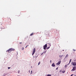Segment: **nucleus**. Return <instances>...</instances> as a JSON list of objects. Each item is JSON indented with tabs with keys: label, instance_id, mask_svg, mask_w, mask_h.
I'll return each instance as SVG.
<instances>
[{
	"label": "nucleus",
	"instance_id": "obj_1",
	"mask_svg": "<svg viewBox=\"0 0 76 76\" xmlns=\"http://www.w3.org/2000/svg\"><path fill=\"white\" fill-rule=\"evenodd\" d=\"M15 49H13L12 48H10L8 50L6 51V52L7 53L8 52L9 53H11L12 51H15Z\"/></svg>",
	"mask_w": 76,
	"mask_h": 76
},
{
	"label": "nucleus",
	"instance_id": "obj_2",
	"mask_svg": "<svg viewBox=\"0 0 76 76\" xmlns=\"http://www.w3.org/2000/svg\"><path fill=\"white\" fill-rule=\"evenodd\" d=\"M47 45L46 44L45 45L43 46L44 50H46V48H47Z\"/></svg>",
	"mask_w": 76,
	"mask_h": 76
},
{
	"label": "nucleus",
	"instance_id": "obj_3",
	"mask_svg": "<svg viewBox=\"0 0 76 76\" xmlns=\"http://www.w3.org/2000/svg\"><path fill=\"white\" fill-rule=\"evenodd\" d=\"M36 51V49H35V48H34L33 50V53L32 54V56L35 54V51Z\"/></svg>",
	"mask_w": 76,
	"mask_h": 76
},
{
	"label": "nucleus",
	"instance_id": "obj_4",
	"mask_svg": "<svg viewBox=\"0 0 76 76\" xmlns=\"http://www.w3.org/2000/svg\"><path fill=\"white\" fill-rule=\"evenodd\" d=\"M76 70V67L74 66L73 67V69L71 70L72 72H73Z\"/></svg>",
	"mask_w": 76,
	"mask_h": 76
},
{
	"label": "nucleus",
	"instance_id": "obj_5",
	"mask_svg": "<svg viewBox=\"0 0 76 76\" xmlns=\"http://www.w3.org/2000/svg\"><path fill=\"white\" fill-rule=\"evenodd\" d=\"M61 63V61H59L57 63H56V64H57V65H59V64H60Z\"/></svg>",
	"mask_w": 76,
	"mask_h": 76
},
{
	"label": "nucleus",
	"instance_id": "obj_6",
	"mask_svg": "<svg viewBox=\"0 0 76 76\" xmlns=\"http://www.w3.org/2000/svg\"><path fill=\"white\" fill-rule=\"evenodd\" d=\"M72 64L73 65V66H76V62H74L72 63Z\"/></svg>",
	"mask_w": 76,
	"mask_h": 76
},
{
	"label": "nucleus",
	"instance_id": "obj_7",
	"mask_svg": "<svg viewBox=\"0 0 76 76\" xmlns=\"http://www.w3.org/2000/svg\"><path fill=\"white\" fill-rule=\"evenodd\" d=\"M52 66H53V67H55V66H56V65L54 64V63H53L52 64Z\"/></svg>",
	"mask_w": 76,
	"mask_h": 76
},
{
	"label": "nucleus",
	"instance_id": "obj_8",
	"mask_svg": "<svg viewBox=\"0 0 76 76\" xmlns=\"http://www.w3.org/2000/svg\"><path fill=\"white\" fill-rule=\"evenodd\" d=\"M45 53H46V51H45L44 52H43L41 54V55H42V54H44H44H45Z\"/></svg>",
	"mask_w": 76,
	"mask_h": 76
},
{
	"label": "nucleus",
	"instance_id": "obj_9",
	"mask_svg": "<svg viewBox=\"0 0 76 76\" xmlns=\"http://www.w3.org/2000/svg\"><path fill=\"white\" fill-rule=\"evenodd\" d=\"M33 35H34V33H33L30 34V36H32Z\"/></svg>",
	"mask_w": 76,
	"mask_h": 76
},
{
	"label": "nucleus",
	"instance_id": "obj_10",
	"mask_svg": "<svg viewBox=\"0 0 76 76\" xmlns=\"http://www.w3.org/2000/svg\"><path fill=\"white\" fill-rule=\"evenodd\" d=\"M68 57V54H67L66 55V56H65V58H67Z\"/></svg>",
	"mask_w": 76,
	"mask_h": 76
},
{
	"label": "nucleus",
	"instance_id": "obj_11",
	"mask_svg": "<svg viewBox=\"0 0 76 76\" xmlns=\"http://www.w3.org/2000/svg\"><path fill=\"white\" fill-rule=\"evenodd\" d=\"M41 64V62L40 61H39V63H38V66L39 65V64Z\"/></svg>",
	"mask_w": 76,
	"mask_h": 76
},
{
	"label": "nucleus",
	"instance_id": "obj_12",
	"mask_svg": "<svg viewBox=\"0 0 76 76\" xmlns=\"http://www.w3.org/2000/svg\"><path fill=\"white\" fill-rule=\"evenodd\" d=\"M71 61H72V59H70V61H69V63H70L71 62Z\"/></svg>",
	"mask_w": 76,
	"mask_h": 76
},
{
	"label": "nucleus",
	"instance_id": "obj_13",
	"mask_svg": "<svg viewBox=\"0 0 76 76\" xmlns=\"http://www.w3.org/2000/svg\"><path fill=\"white\" fill-rule=\"evenodd\" d=\"M51 75H50V74H48L47 75V76H51Z\"/></svg>",
	"mask_w": 76,
	"mask_h": 76
},
{
	"label": "nucleus",
	"instance_id": "obj_14",
	"mask_svg": "<svg viewBox=\"0 0 76 76\" xmlns=\"http://www.w3.org/2000/svg\"><path fill=\"white\" fill-rule=\"evenodd\" d=\"M62 73H65V71H62Z\"/></svg>",
	"mask_w": 76,
	"mask_h": 76
},
{
	"label": "nucleus",
	"instance_id": "obj_15",
	"mask_svg": "<svg viewBox=\"0 0 76 76\" xmlns=\"http://www.w3.org/2000/svg\"><path fill=\"white\" fill-rule=\"evenodd\" d=\"M73 51H76V50L74 49H73Z\"/></svg>",
	"mask_w": 76,
	"mask_h": 76
},
{
	"label": "nucleus",
	"instance_id": "obj_16",
	"mask_svg": "<svg viewBox=\"0 0 76 76\" xmlns=\"http://www.w3.org/2000/svg\"><path fill=\"white\" fill-rule=\"evenodd\" d=\"M50 48V47H48L47 48V49H49Z\"/></svg>",
	"mask_w": 76,
	"mask_h": 76
},
{
	"label": "nucleus",
	"instance_id": "obj_17",
	"mask_svg": "<svg viewBox=\"0 0 76 76\" xmlns=\"http://www.w3.org/2000/svg\"><path fill=\"white\" fill-rule=\"evenodd\" d=\"M59 57H62V56H61V55H60V56H59Z\"/></svg>",
	"mask_w": 76,
	"mask_h": 76
},
{
	"label": "nucleus",
	"instance_id": "obj_18",
	"mask_svg": "<svg viewBox=\"0 0 76 76\" xmlns=\"http://www.w3.org/2000/svg\"><path fill=\"white\" fill-rule=\"evenodd\" d=\"M18 73H20V71H18Z\"/></svg>",
	"mask_w": 76,
	"mask_h": 76
},
{
	"label": "nucleus",
	"instance_id": "obj_19",
	"mask_svg": "<svg viewBox=\"0 0 76 76\" xmlns=\"http://www.w3.org/2000/svg\"><path fill=\"white\" fill-rule=\"evenodd\" d=\"M22 50H24V48H22Z\"/></svg>",
	"mask_w": 76,
	"mask_h": 76
},
{
	"label": "nucleus",
	"instance_id": "obj_20",
	"mask_svg": "<svg viewBox=\"0 0 76 76\" xmlns=\"http://www.w3.org/2000/svg\"><path fill=\"white\" fill-rule=\"evenodd\" d=\"M47 34H46L47 35H49V34H48V32H47Z\"/></svg>",
	"mask_w": 76,
	"mask_h": 76
},
{
	"label": "nucleus",
	"instance_id": "obj_21",
	"mask_svg": "<svg viewBox=\"0 0 76 76\" xmlns=\"http://www.w3.org/2000/svg\"><path fill=\"white\" fill-rule=\"evenodd\" d=\"M58 67L56 69V70H58Z\"/></svg>",
	"mask_w": 76,
	"mask_h": 76
},
{
	"label": "nucleus",
	"instance_id": "obj_22",
	"mask_svg": "<svg viewBox=\"0 0 76 76\" xmlns=\"http://www.w3.org/2000/svg\"><path fill=\"white\" fill-rule=\"evenodd\" d=\"M65 67H67V65H65Z\"/></svg>",
	"mask_w": 76,
	"mask_h": 76
},
{
	"label": "nucleus",
	"instance_id": "obj_23",
	"mask_svg": "<svg viewBox=\"0 0 76 76\" xmlns=\"http://www.w3.org/2000/svg\"><path fill=\"white\" fill-rule=\"evenodd\" d=\"M8 69H10V67H8Z\"/></svg>",
	"mask_w": 76,
	"mask_h": 76
},
{
	"label": "nucleus",
	"instance_id": "obj_24",
	"mask_svg": "<svg viewBox=\"0 0 76 76\" xmlns=\"http://www.w3.org/2000/svg\"><path fill=\"white\" fill-rule=\"evenodd\" d=\"M22 43L21 42H20V44H22Z\"/></svg>",
	"mask_w": 76,
	"mask_h": 76
},
{
	"label": "nucleus",
	"instance_id": "obj_25",
	"mask_svg": "<svg viewBox=\"0 0 76 76\" xmlns=\"http://www.w3.org/2000/svg\"><path fill=\"white\" fill-rule=\"evenodd\" d=\"M60 72H61V70H60Z\"/></svg>",
	"mask_w": 76,
	"mask_h": 76
},
{
	"label": "nucleus",
	"instance_id": "obj_26",
	"mask_svg": "<svg viewBox=\"0 0 76 76\" xmlns=\"http://www.w3.org/2000/svg\"><path fill=\"white\" fill-rule=\"evenodd\" d=\"M28 45L26 46V47H28Z\"/></svg>",
	"mask_w": 76,
	"mask_h": 76
},
{
	"label": "nucleus",
	"instance_id": "obj_27",
	"mask_svg": "<svg viewBox=\"0 0 76 76\" xmlns=\"http://www.w3.org/2000/svg\"><path fill=\"white\" fill-rule=\"evenodd\" d=\"M31 74L32 73V71H31Z\"/></svg>",
	"mask_w": 76,
	"mask_h": 76
},
{
	"label": "nucleus",
	"instance_id": "obj_28",
	"mask_svg": "<svg viewBox=\"0 0 76 76\" xmlns=\"http://www.w3.org/2000/svg\"><path fill=\"white\" fill-rule=\"evenodd\" d=\"M50 63H51V60L50 61Z\"/></svg>",
	"mask_w": 76,
	"mask_h": 76
},
{
	"label": "nucleus",
	"instance_id": "obj_29",
	"mask_svg": "<svg viewBox=\"0 0 76 76\" xmlns=\"http://www.w3.org/2000/svg\"><path fill=\"white\" fill-rule=\"evenodd\" d=\"M72 75H72L70 76H72Z\"/></svg>",
	"mask_w": 76,
	"mask_h": 76
},
{
	"label": "nucleus",
	"instance_id": "obj_30",
	"mask_svg": "<svg viewBox=\"0 0 76 76\" xmlns=\"http://www.w3.org/2000/svg\"><path fill=\"white\" fill-rule=\"evenodd\" d=\"M29 73L30 72V71H29Z\"/></svg>",
	"mask_w": 76,
	"mask_h": 76
},
{
	"label": "nucleus",
	"instance_id": "obj_31",
	"mask_svg": "<svg viewBox=\"0 0 76 76\" xmlns=\"http://www.w3.org/2000/svg\"><path fill=\"white\" fill-rule=\"evenodd\" d=\"M70 64V63H69L68 64Z\"/></svg>",
	"mask_w": 76,
	"mask_h": 76
},
{
	"label": "nucleus",
	"instance_id": "obj_32",
	"mask_svg": "<svg viewBox=\"0 0 76 76\" xmlns=\"http://www.w3.org/2000/svg\"><path fill=\"white\" fill-rule=\"evenodd\" d=\"M63 51H64V50H63Z\"/></svg>",
	"mask_w": 76,
	"mask_h": 76
}]
</instances>
